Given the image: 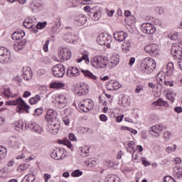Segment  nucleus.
<instances>
[{"label":"nucleus","mask_w":182,"mask_h":182,"mask_svg":"<svg viewBox=\"0 0 182 182\" xmlns=\"http://www.w3.org/2000/svg\"><path fill=\"white\" fill-rule=\"evenodd\" d=\"M6 105L8 106H18L16 108L17 113H23V110H25L26 113H29V105H26L25 101L22 100V97H19L16 100L7 102Z\"/></svg>","instance_id":"obj_3"},{"label":"nucleus","mask_w":182,"mask_h":182,"mask_svg":"<svg viewBox=\"0 0 182 182\" xmlns=\"http://www.w3.org/2000/svg\"><path fill=\"white\" fill-rule=\"evenodd\" d=\"M167 102L166 101L162 100L161 98L158 99L156 101L152 102L153 106H166Z\"/></svg>","instance_id":"obj_36"},{"label":"nucleus","mask_w":182,"mask_h":182,"mask_svg":"<svg viewBox=\"0 0 182 182\" xmlns=\"http://www.w3.org/2000/svg\"><path fill=\"white\" fill-rule=\"evenodd\" d=\"M174 111L176 113H182V107H176L174 108Z\"/></svg>","instance_id":"obj_63"},{"label":"nucleus","mask_w":182,"mask_h":182,"mask_svg":"<svg viewBox=\"0 0 182 182\" xmlns=\"http://www.w3.org/2000/svg\"><path fill=\"white\" fill-rule=\"evenodd\" d=\"M164 182H176V179L171 176H166L164 178Z\"/></svg>","instance_id":"obj_50"},{"label":"nucleus","mask_w":182,"mask_h":182,"mask_svg":"<svg viewBox=\"0 0 182 182\" xmlns=\"http://www.w3.org/2000/svg\"><path fill=\"white\" fill-rule=\"evenodd\" d=\"M114 38L118 42H123V41L127 38V33L124 31H117L114 33Z\"/></svg>","instance_id":"obj_19"},{"label":"nucleus","mask_w":182,"mask_h":182,"mask_svg":"<svg viewBox=\"0 0 182 182\" xmlns=\"http://www.w3.org/2000/svg\"><path fill=\"white\" fill-rule=\"evenodd\" d=\"M81 176H83V171H80L79 169H75L72 171L71 173V177H80Z\"/></svg>","instance_id":"obj_41"},{"label":"nucleus","mask_w":182,"mask_h":182,"mask_svg":"<svg viewBox=\"0 0 182 182\" xmlns=\"http://www.w3.org/2000/svg\"><path fill=\"white\" fill-rule=\"evenodd\" d=\"M39 100H41V95H37L35 97L29 99V103H31V105H35L38 103Z\"/></svg>","instance_id":"obj_40"},{"label":"nucleus","mask_w":182,"mask_h":182,"mask_svg":"<svg viewBox=\"0 0 182 182\" xmlns=\"http://www.w3.org/2000/svg\"><path fill=\"white\" fill-rule=\"evenodd\" d=\"M173 56L177 59H181L182 55V48L178 44H173L171 48Z\"/></svg>","instance_id":"obj_13"},{"label":"nucleus","mask_w":182,"mask_h":182,"mask_svg":"<svg viewBox=\"0 0 182 182\" xmlns=\"http://www.w3.org/2000/svg\"><path fill=\"white\" fill-rule=\"evenodd\" d=\"M127 144V147H129V149H131V150H133V149L134 148V141H129Z\"/></svg>","instance_id":"obj_59"},{"label":"nucleus","mask_w":182,"mask_h":182,"mask_svg":"<svg viewBox=\"0 0 182 182\" xmlns=\"http://www.w3.org/2000/svg\"><path fill=\"white\" fill-rule=\"evenodd\" d=\"M18 170H21V171H25V170H28V168H29V164H21L18 167Z\"/></svg>","instance_id":"obj_46"},{"label":"nucleus","mask_w":182,"mask_h":182,"mask_svg":"<svg viewBox=\"0 0 182 182\" xmlns=\"http://www.w3.org/2000/svg\"><path fill=\"white\" fill-rule=\"evenodd\" d=\"M156 61L153 58H146L141 61V68L144 73H151L156 69Z\"/></svg>","instance_id":"obj_4"},{"label":"nucleus","mask_w":182,"mask_h":182,"mask_svg":"<svg viewBox=\"0 0 182 182\" xmlns=\"http://www.w3.org/2000/svg\"><path fill=\"white\" fill-rule=\"evenodd\" d=\"M23 25L27 29H31L35 26V25L33 23V20L31 18H26L23 22Z\"/></svg>","instance_id":"obj_27"},{"label":"nucleus","mask_w":182,"mask_h":182,"mask_svg":"<svg viewBox=\"0 0 182 182\" xmlns=\"http://www.w3.org/2000/svg\"><path fill=\"white\" fill-rule=\"evenodd\" d=\"M4 95L6 97H15L16 96H17L16 95H13L12 92H11V89L9 88L6 90V91L4 92Z\"/></svg>","instance_id":"obj_48"},{"label":"nucleus","mask_w":182,"mask_h":182,"mask_svg":"<svg viewBox=\"0 0 182 182\" xmlns=\"http://www.w3.org/2000/svg\"><path fill=\"white\" fill-rule=\"evenodd\" d=\"M42 113H43V110L42 109V108H38L35 110L36 116H41V114H42Z\"/></svg>","instance_id":"obj_55"},{"label":"nucleus","mask_w":182,"mask_h":182,"mask_svg":"<svg viewBox=\"0 0 182 182\" xmlns=\"http://www.w3.org/2000/svg\"><path fill=\"white\" fill-rule=\"evenodd\" d=\"M13 127L16 130H23V124L22 122H19V121H16L12 124Z\"/></svg>","instance_id":"obj_37"},{"label":"nucleus","mask_w":182,"mask_h":182,"mask_svg":"<svg viewBox=\"0 0 182 182\" xmlns=\"http://www.w3.org/2000/svg\"><path fill=\"white\" fill-rule=\"evenodd\" d=\"M88 92H89V87H87V85L83 84L82 85L80 86L79 91L77 94L79 95V96H82L83 95H86Z\"/></svg>","instance_id":"obj_28"},{"label":"nucleus","mask_w":182,"mask_h":182,"mask_svg":"<svg viewBox=\"0 0 182 182\" xmlns=\"http://www.w3.org/2000/svg\"><path fill=\"white\" fill-rule=\"evenodd\" d=\"M56 102L58 103V106L60 109H63L65 106H66V103H68V99L66 96L63 95V94H60L55 99Z\"/></svg>","instance_id":"obj_16"},{"label":"nucleus","mask_w":182,"mask_h":182,"mask_svg":"<svg viewBox=\"0 0 182 182\" xmlns=\"http://www.w3.org/2000/svg\"><path fill=\"white\" fill-rule=\"evenodd\" d=\"M105 182H120V178L114 175H108L105 178Z\"/></svg>","instance_id":"obj_32"},{"label":"nucleus","mask_w":182,"mask_h":182,"mask_svg":"<svg viewBox=\"0 0 182 182\" xmlns=\"http://www.w3.org/2000/svg\"><path fill=\"white\" fill-rule=\"evenodd\" d=\"M90 63L95 69H106L107 65H109V60L105 56L97 55L91 58Z\"/></svg>","instance_id":"obj_2"},{"label":"nucleus","mask_w":182,"mask_h":182,"mask_svg":"<svg viewBox=\"0 0 182 182\" xmlns=\"http://www.w3.org/2000/svg\"><path fill=\"white\" fill-rule=\"evenodd\" d=\"M97 42L98 45H101V46L110 48V43L112 42V40L110 39V36L105 35V33H102L98 36Z\"/></svg>","instance_id":"obj_8"},{"label":"nucleus","mask_w":182,"mask_h":182,"mask_svg":"<svg viewBox=\"0 0 182 182\" xmlns=\"http://www.w3.org/2000/svg\"><path fill=\"white\" fill-rule=\"evenodd\" d=\"M26 177H27L28 181L30 182H33L35 180H36V176H35V174H33V171H31L30 173L26 174Z\"/></svg>","instance_id":"obj_43"},{"label":"nucleus","mask_w":182,"mask_h":182,"mask_svg":"<svg viewBox=\"0 0 182 182\" xmlns=\"http://www.w3.org/2000/svg\"><path fill=\"white\" fill-rule=\"evenodd\" d=\"M173 70H174V64L173 63H168L166 65V76H173Z\"/></svg>","instance_id":"obj_26"},{"label":"nucleus","mask_w":182,"mask_h":182,"mask_svg":"<svg viewBox=\"0 0 182 182\" xmlns=\"http://www.w3.org/2000/svg\"><path fill=\"white\" fill-rule=\"evenodd\" d=\"M26 43V41L23 40H18L14 43V49L16 52H18V50H22L23 49V46Z\"/></svg>","instance_id":"obj_22"},{"label":"nucleus","mask_w":182,"mask_h":182,"mask_svg":"<svg viewBox=\"0 0 182 182\" xmlns=\"http://www.w3.org/2000/svg\"><path fill=\"white\" fill-rule=\"evenodd\" d=\"M24 36H25V32L16 31L12 34L11 38L13 41H16L22 40V38H23Z\"/></svg>","instance_id":"obj_24"},{"label":"nucleus","mask_w":182,"mask_h":182,"mask_svg":"<svg viewBox=\"0 0 182 182\" xmlns=\"http://www.w3.org/2000/svg\"><path fill=\"white\" fill-rule=\"evenodd\" d=\"M177 150V146L176 144L173 146H168L166 149L167 153H173V151H176Z\"/></svg>","instance_id":"obj_51"},{"label":"nucleus","mask_w":182,"mask_h":182,"mask_svg":"<svg viewBox=\"0 0 182 182\" xmlns=\"http://www.w3.org/2000/svg\"><path fill=\"white\" fill-rule=\"evenodd\" d=\"M58 56L61 60H69L72 58V52L66 47H63L60 49Z\"/></svg>","instance_id":"obj_11"},{"label":"nucleus","mask_w":182,"mask_h":182,"mask_svg":"<svg viewBox=\"0 0 182 182\" xmlns=\"http://www.w3.org/2000/svg\"><path fill=\"white\" fill-rule=\"evenodd\" d=\"M122 50L124 52H127V50H130V42L124 41L122 43Z\"/></svg>","instance_id":"obj_44"},{"label":"nucleus","mask_w":182,"mask_h":182,"mask_svg":"<svg viewBox=\"0 0 182 182\" xmlns=\"http://www.w3.org/2000/svg\"><path fill=\"white\" fill-rule=\"evenodd\" d=\"M51 159L53 160H63L66 157L63 148H56L50 153Z\"/></svg>","instance_id":"obj_6"},{"label":"nucleus","mask_w":182,"mask_h":182,"mask_svg":"<svg viewBox=\"0 0 182 182\" xmlns=\"http://www.w3.org/2000/svg\"><path fill=\"white\" fill-rule=\"evenodd\" d=\"M141 29L144 33H147V35H153L156 32V27L150 23H143Z\"/></svg>","instance_id":"obj_12"},{"label":"nucleus","mask_w":182,"mask_h":182,"mask_svg":"<svg viewBox=\"0 0 182 182\" xmlns=\"http://www.w3.org/2000/svg\"><path fill=\"white\" fill-rule=\"evenodd\" d=\"M51 89H62L65 87V84L59 82H55L50 85Z\"/></svg>","instance_id":"obj_35"},{"label":"nucleus","mask_w":182,"mask_h":182,"mask_svg":"<svg viewBox=\"0 0 182 182\" xmlns=\"http://www.w3.org/2000/svg\"><path fill=\"white\" fill-rule=\"evenodd\" d=\"M80 70L85 77H87L88 79H92V80H96V79H97V77L93 75L92 72L85 69H80Z\"/></svg>","instance_id":"obj_25"},{"label":"nucleus","mask_w":182,"mask_h":182,"mask_svg":"<svg viewBox=\"0 0 182 182\" xmlns=\"http://www.w3.org/2000/svg\"><path fill=\"white\" fill-rule=\"evenodd\" d=\"M168 36L171 41H177L178 39V33L177 31H171Z\"/></svg>","instance_id":"obj_39"},{"label":"nucleus","mask_w":182,"mask_h":182,"mask_svg":"<svg viewBox=\"0 0 182 182\" xmlns=\"http://www.w3.org/2000/svg\"><path fill=\"white\" fill-rule=\"evenodd\" d=\"M23 77L25 80H31L32 79V71L31 70V68H23Z\"/></svg>","instance_id":"obj_18"},{"label":"nucleus","mask_w":182,"mask_h":182,"mask_svg":"<svg viewBox=\"0 0 182 182\" xmlns=\"http://www.w3.org/2000/svg\"><path fill=\"white\" fill-rule=\"evenodd\" d=\"M166 129V127L163 124H156L149 128V130H158L159 132H163Z\"/></svg>","instance_id":"obj_34"},{"label":"nucleus","mask_w":182,"mask_h":182,"mask_svg":"<svg viewBox=\"0 0 182 182\" xmlns=\"http://www.w3.org/2000/svg\"><path fill=\"white\" fill-rule=\"evenodd\" d=\"M149 132H150L151 136H154V137L160 136V134L161 133L160 131H158L157 129H155V130L149 129Z\"/></svg>","instance_id":"obj_49"},{"label":"nucleus","mask_w":182,"mask_h":182,"mask_svg":"<svg viewBox=\"0 0 182 182\" xmlns=\"http://www.w3.org/2000/svg\"><path fill=\"white\" fill-rule=\"evenodd\" d=\"M85 164L87 167H95V166L97 164V162L94 158H89L85 161Z\"/></svg>","instance_id":"obj_30"},{"label":"nucleus","mask_w":182,"mask_h":182,"mask_svg":"<svg viewBox=\"0 0 182 182\" xmlns=\"http://www.w3.org/2000/svg\"><path fill=\"white\" fill-rule=\"evenodd\" d=\"M48 46H49V40H47L43 47L44 52H48L49 50Z\"/></svg>","instance_id":"obj_54"},{"label":"nucleus","mask_w":182,"mask_h":182,"mask_svg":"<svg viewBox=\"0 0 182 182\" xmlns=\"http://www.w3.org/2000/svg\"><path fill=\"white\" fill-rule=\"evenodd\" d=\"M124 154V152L123 151L120 150L117 155V159L118 160H120V159H122V156H123Z\"/></svg>","instance_id":"obj_61"},{"label":"nucleus","mask_w":182,"mask_h":182,"mask_svg":"<svg viewBox=\"0 0 182 182\" xmlns=\"http://www.w3.org/2000/svg\"><path fill=\"white\" fill-rule=\"evenodd\" d=\"M144 50L146 53L151 55V56H157L160 53L159 50V46L157 44H150L144 47Z\"/></svg>","instance_id":"obj_10"},{"label":"nucleus","mask_w":182,"mask_h":182,"mask_svg":"<svg viewBox=\"0 0 182 182\" xmlns=\"http://www.w3.org/2000/svg\"><path fill=\"white\" fill-rule=\"evenodd\" d=\"M122 130H129V132H131V133H132V134H137V131L133 129H130L127 127H123Z\"/></svg>","instance_id":"obj_52"},{"label":"nucleus","mask_w":182,"mask_h":182,"mask_svg":"<svg viewBox=\"0 0 182 182\" xmlns=\"http://www.w3.org/2000/svg\"><path fill=\"white\" fill-rule=\"evenodd\" d=\"M100 119L101 120V122H106L107 120V117L105 114H101L100 116Z\"/></svg>","instance_id":"obj_62"},{"label":"nucleus","mask_w":182,"mask_h":182,"mask_svg":"<svg viewBox=\"0 0 182 182\" xmlns=\"http://www.w3.org/2000/svg\"><path fill=\"white\" fill-rule=\"evenodd\" d=\"M66 75L68 77H76L80 75V71H79V69L76 66L69 67L67 70Z\"/></svg>","instance_id":"obj_14"},{"label":"nucleus","mask_w":182,"mask_h":182,"mask_svg":"<svg viewBox=\"0 0 182 182\" xmlns=\"http://www.w3.org/2000/svg\"><path fill=\"white\" fill-rule=\"evenodd\" d=\"M46 21H44L43 23H38L36 26V28H37V29H45V28H46Z\"/></svg>","instance_id":"obj_47"},{"label":"nucleus","mask_w":182,"mask_h":182,"mask_svg":"<svg viewBox=\"0 0 182 182\" xmlns=\"http://www.w3.org/2000/svg\"><path fill=\"white\" fill-rule=\"evenodd\" d=\"M119 62V55L112 56L109 61H108V64L107 66L108 67L109 69H112V68H114V66H117Z\"/></svg>","instance_id":"obj_23"},{"label":"nucleus","mask_w":182,"mask_h":182,"mask_svg":"<svg viewBox=\"0 0 182 182\" xmlns=\"http://www.w3.org/2000/svg\"><path fill=\"white\" fill-rule=\"evenodd\" d=\"M63 122L65 124V126H69V124L70 123V119H69L68 117H65L63 118Z\"/></svg>","instance_id":"obj_56"},{"label":"nucleus","mask_w":182,"mask_h":182,"mask_svg":"<svg viewBox=\"0 0 182 182\" xmlns=\"http://www.w3.org/2000/svg\"><path fill=\"white\" fill-rule=\"evenodd\" d=\"M82 60H85V63H87V65H88L89 63V55L87 54H83L82 56L80 58H77L76 60V62L77 63H80Z\"/></svg>","instance_id":"obj_38"},{"label":"nucleus","mask_w":182,"mask_h":182,"mask_svg":"<svg viewBox=\"0 0 182 182\" xmlns=\"http://www.w3.org/2000/svg\"><path fill=\"white\" fill-rule=\"evenodd\" d=\"M176 176H178V177L179 178H181V177H182V168H180L178 169V171L177 173H176Z\"/></svg>","instance_id":"obj_64"},{"label":"nucleus","mask_w":182,"mask_h":182,"mask_svg":"<svg viewBox=\"0 0 182 182\" xmlns=\"http://www.w3.org/2000/svg\"><path fill=\"white\" fill-rule=\"evenodd\" d=\"M8 153V151L6 150V148L3 146H0V160H4L6 157V154Z\"/></svg>","instance_id":"obj_33"},{"label":"nucleus","mask_w":182,"mask_h":182,"mask_svg":"<svg viewBox=\"0 0 182 182\" xmlns=\"http://www.w3.org/2000/svg\"><path fill=\"white\" fill-rule=\"evenodd\" d=\"M100 18H102V13L100 11L93 12L91 16V19L92 21H94V22L99 21Z\"/></svg>","instance_id":"obj_31"},{"label":"nucleus","mask_w":182,"mask_h":182,"mask_svg":"<svg viewBox=\"0 0 182 182\" xmlns=\"http://www.w3.org/2000/svg\"><path fill=\"white\" fill-rule=\"evenodd\" d=\"M11 62V51L4 47L0 48V63H9Z\"/></svg>","instance_id":"obj_5"},{"label":"nucleus","mask_w":182,"mask_h":182,"mask_svg":"<svg viewBox=\"0 0 182 182\" xmlns=\"http://www.w3.org/2000/svg\"><path fill=\"white\" fill-rule=\"evenodd\" d=\"M51 177H52V176H50V174H49V173L43 174V178H44L45 182L49 181V178H50Z\"/></svg>","instance_id":"obj_58"},{"label":"nucleus","mask_w":182,"mask_h":182,"mask_svg":"<svg viewBox=\"0 0 182 182\" xmlns=\"http://www.w3.org/2000/svg\"><path fill=\"white\" fill-rule=\"evenodd\" d=\"M52 73L55 77H63L66 71L65 70V65L62 64H57L52 68Z\"/></svg>","instance_id":"obj_7"},{"label":"nucleus","mask_w":182,"mask_h":182,"mask_svg":"<svg viewBox=\"0 0 182 182\" xmlns=\"http://www.w3.org/2000/svg\"><path fill=\"white\" fill-rule=\"evenodd\" d=\"M28 127L31 129V130H33L37 134H42V133H43V129H42V127L36 122L28 124Z\"/></svg>","instance_id":"obj_17"},{"label":"nucleus","mask_w":182,"mask_h":182,"mask_svg":"<svg viewBox=\"0 0 182 182\" xmlns=\"http://www.w3.org/2000/svg\"><path fill=\"white\" fill-rule=\"evenodd\" d=\"M105 164L110 168H112V167L114 166V164H113V162H112L111 161H105Z\"/></svg>","instance_id":"obj_57"},{"label":"nucleus","mask_w":182,"mask_h":182,"mask_svg":"<svg viewBox=\"0 0 182 182\" xmlns=\"http://www.w3.org/2000/svg\"><path fill=\"white\" fill-rule=\"evenodd\" d=\"M90 148L89 146L81 147L80 152L82 154H85L86 157L89 156Z\"/></svg>","instance_id":"obj_42"},{"label":"nucleus","mask_w":182,"mask_h":182,"mask_svg":"<svg viewBox=\"0 0 182 182\" xmlns=\"http://www.w3.org/2000/svg\"><path fill=\"white\" fill-rule=\"evenodd\" d=\"M175 97L176 94H174L173 92H169L166 95V98L168 99V100H171L172 103H174Z\"/></svg>","instance_id":"obj_45"},{"label":"nucleus","mask_w":182,"mask_h":182,"mask_svg":"<svg viewBox=\"0 0 182 182\" xmlns=\"http://www.w3.org/2000/svg\"><path fill=\"white\" fill-rule=\"evenodd\" d=\"M79 107L82 112H87L93 109V101L90 99L84 100L80 103Z\"/></svg>","instance_id":"obj_9"},{"label":"nucleus","mask_w":182,"mask_h":182,"mask_svg":"<svg viewBox=\"0 0 182 182\" xmlns=\"http://www.w3.org/2000/svg\"><path fill=\"white\" fill-rule=\"evenodd\" d=\"M143 90V85H138L136 88L135 89V92L136 93H140Z\"/></svg>","instance_id":"obj_60"},{"label":"nucleus","mask_w":182,"mask_h":182,"mask_svg":"<svg viewBox=\"0 0 182 182\" xmlns=\"http://www.w3.org/2000/svg\"><path fill=\"white\" fill-rule=\"evenodd\" d=\"M107 90H119L122 87V85L116 80H110L106 85Z\"/></svg>","instance_id":"obj_15"},{"label":"nucleus","mask_w":182,"mask_h":182,"mask_svg":"<svg viewBox=\"0 0 182 182\" xmlns=\"http://www.w3.org/2000/svg\"><path fill=\"white\" fill-rule=\"evenodd\" d=\"M46 120L48 123L47 130L52 133V134H56L58 133L60 125H59V122H58V113L56 111L50 109L47 111V114L46 115Z\"/></svg>","instance_id":"obj_1"},{"label":"nucleus","mask_w":182,"mask_h":182,"mask_svg":"<svg viewBox=\"0 0 182 182\" xmlns=\"http://www.w3.org/2000/svg\"><path fill=\"white\" fill-rule=\"evenodd\" d=\"M58 144H62L63 146H66L71 151H73V144H72V142L68 139V138H65L63 140L58 139Z\"/></svg>","instance_id":"obj_21"},{"label":"nucleus","mask_w":182,"mask_h":182,"mask_svg":"<svg viewBox=\"0 0 182 182\" xmlns=\"http://www.w3.org/2000/svg\"><path fill=\"white\" fill-rule=\"evenodd\" d=\"M75 22L77 23L80 26H83L87 22V17L85 15H80L74 18Z\"/></svg>","instance_id":"obj_20"},{"label":"nucleus","mask_w":182,"mask_h":182,"mask_svg":"<svg viewBox=\"0 0 182 182\" xmlns=\"http://www.w3.org/2000/svg\"><path fill=\"white\" fill-rule=\"evenodd\" d=\"M156 80L159 85H161L164 82H166V76L163 73H159L156 77Z\"/></svg>","instance_id":"obj_29"},{"label":"nucleus","mask_w":182,"mask_h":182,"mask_svg":"<svg viewBox=\"0 0 182 182\" xmlns=\"http://www.w3.org/2000/svg\"><path fill=\"white\" fill-rule=\"evenodd\" d=\"M142 164L144 166V167H148V166H150V161H147L146 158L141 159Z\"/></svg>","instance_id":"obj_53"}]
</instances>
